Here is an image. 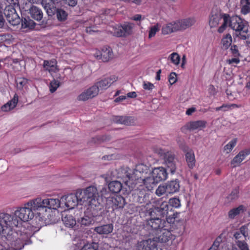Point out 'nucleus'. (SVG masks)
Wrapping results in <instances>:
<instances>
[{
    "mask_svg": "<svg viewBox=\"0 0 250 250\" xmlns=\"http://www.w3.org/2000/svg\"><path fill=\"white\" fill-rule=\"evenodd\" d=\"M54 201L46 200L45 198L37 197L29 200L22 206L17 208L13 214H9L11 217L10 224L12 229L14 227H18L22 222L32 220L35 213L42 218L49 217L47 205L53 207Z\"/></svg>",
    "mask_w": 250,
    "mask_h": 250,
    "instance_id": "f257e3e1",
    "label": "nucleus"
},
{
    "mask_svg": "<svg viewBox=\"0 0 250 250\" xmlns=\"http://www.w3.org/2000/svg\"><path fill=\"white\" fill-rule=\"evenodd\" d=\"M223 19L221 26L218 28V32L222 33L227 27L229 26L233 30L239 33L237 36L245 40L249 37L248 23L238 16L230 18L229 15L222 16L219 11H212L209 18V24L211 28L216 27L220 21Z\"/></svg>",
    "mask_w": 250,
    "mask_h": 250,
    "instance_id": "f03ea898",
    "label": "nucleus"
},
{
    "mask_svg": "<svg viewBox=\"0 0 250 250\" xmlns=\"http://www.w3.org/2000/svg\"><path fill=\"white\" fill-rule=\"evenodd\" d=\"M46 200L54 201L53 207L47 205L48 212L53 210H56L58 208H61L65 210H69L74 208L79 204V197L78 195V191L75 194H70L62 197L60 200L57 198H45Z\"/></svg>",
    "mask_w": 250,
    "mask_h": 250,
    "instance_id": "7ed1b4c3",
    "label": "nucleus"
},
{
    "mask_svg": "<svg viewBox=\"0 0 250 250\" xmlns=\"http://www.w3.org/2000/svg\"><path fill=\"white\" fill-rule=\"evenodd\" d=\"M78 195L79 197V204L85 206L97 207L100 203L98 202L99 197L97 189L94 186H89L82 190H78Z\"/></svg>",
    "mask_w": 250,
    "mask_h": 250,
    "instance_id": "20e7f679",
    "label": "nucleus"
},
{
    "mask_svg": "<svg viewBox=\"0 0 250 250\" xmlns=\"http://www.w3.org/2000/svg\"><path fill=\"white\" fill-rule=\"evenodd\" d=\"M132 169L128 167H121L108 171L107 174L108 177H106V179L112 178L121 179L126 185L133 188V185H135V183L132 178Z\"/></svg>",
    "mask_w": 250,
    "mask_h": 250,
    "instance_id": "39448f33",
    "label": "nucleus"
},
{
    "mask_svg": "<svg viewBox=\"0 0 250 250\" xmlns=\"http://www.w3.org/2000/svg\"><path fill=\"white\" fill-rule=\"evenodd\" d=\"M172 212V208L166 201L159 199L153 202V208L150 209L149 214L151 216L155 215L158 216H167Z\"/></svg>",
    "mask_w": 250,
    "mask_h": 250,
    "instance_id": "423d86ee",
    "label": "nucleus"
},
{
    "mask_svg": "<svg viewBox=\"0 0 250 250\" xmlns=\"http://www.w3.org/2000/svg\"><path fill=\"white\" fill-rule=\"evenodd\" d=\"M156 152L163 160V163L167 169L172 174H174L177 168L176 160L172 153L161 148L157 149Z\"/></svg>",
    "mask_w": 250,
    "mask_h": 250,
    "instance_id": "0eeeda50",
    "label": "nucleus"
},
{
    "mask_svg": "<svg viewBox=\"0 0 250 250\" xmlns=\"http://www.w3.org/2000/svg\"><path fill=\"white\" fill-rule=\"evenodd\" d=\"M4 14L8 22L12 25H16L20 22V18L13 5H9L5 8Z\"/></svg>",
    "mask_w": 250,
    "mask_h": 250,
    "instance_id": "6e6552de",
    "label": "nucleus"
},
{
    "mask_svg": "<svg viewBox=\"0 0 250 250\" xmlns=\"http://www.w3.org/2000/svg\"><path fill=\"white\" fill-rule=\"evenodd\" d=\"M132 170V178L134 180L135 185L150 172L148 167L143 164L137 165Z\"/></svg>",
    "mask_w": 250,
    "mask_h": 250,
    "instance_id": "1a4fd4ad",
    "label": "nucleus"
},
{
    "mask_svg": "<svg viewBox=\"0 0 250 250\" xmlns=\"http://www.w3.org/2000/svg\"><path fill=\"white\" fill-rule=\"evenodd\" d=\"M20 234L18 239L14 242L15 249L16 250H20L24 245L28 244L30 243V238L31 234L28 233V230L26 229H23L22 231L20 230Z\"/></svg>",
    "mask_w": 250,
    "mask_h": 250,
    "instance_id": "9d476101",
    "label": "nucleus"
},
{
    "mask_svg": "<svg viewBox=\"0 0 250 250\" xmlns=\"http://www.w3.org/2000/svg\"><path fill=\"white\" fill-rule=\"evenodd\" d=\"M106 204L108 208H111L113 210L122 208L125 205V200L121 196L114 195L107 197Z\"/></svg>",
    "mask_w": 250,
    "mask_h": 250,
    "instance_id": "9b49d317",
    "label": "nucleus"
},
{
    "mask_svg": "<svg viewBox=\"0 0 250 250\" xmlns=\"http://www.w3.org/2000/svg\"><path fill=\"white\" fill-rule=\"evenodd\" d=\"M11 217L8 213H0V234L4 235L10 234L12 228L10 224Z\"/></svg>",
    "mask_w": 250,
    "mask_h": 250,
    "instance_id": "f8f14e48",
    "label": "nucleus"
},
{
    "mask_svg": "<svg viewBox=\"0 0 250 250\" xmlns=\"http://www.w3.org/2000/svg\"><path fill=\"white\" fill-rule=\"evenodd\" d=\"M118 80V77L117 76L112 75L97 82L93 86L97 88V93L99 94L100 91L107 89L112 84L116 82Z\"/></svg>",
    "mask_w": 250,
    "mask_h": 250,
    "instance_id": "ddd939ff",
    "label": "nucleus"
},
{
    "mask_svg": "<svg viewBox=\"0 0 250 250\" xmlns=\"http://www.w3.org/2000/svg\"><path fill=\"white\" fill-rule=\"evenodd\" d=\"M156 240L148 239L138 242L135 246L136 250H157Z\"/></svg>",
    "mask_w": 250,
    "mask_h": 250,
    "instance_id": "4468645a",
    "label": "nucleus"
},
{
    "mask_svg": "<svg viewBox=\"0 0 250 250\" xmlns=\"http://www.w3.org/2000/svg\"><path fill=\"white\" fill-rule=\"evenodd\" d=\"M98 95L97 88L92 85L79 94L77 97V100L79 101L84 102L92 99Z\"/></svg>",
    "mask_w": 250,
    "mask_h": 250,
    "instance_id": "2eb2a0df",
    "label": "nucleus"
},
{
    "mask_svg": "<svg viewBox=\"0 0 250 250\" xmlns=\"http://www.w3.org/2000/svg\"><path fill=\"white\" fill-rule=\"evenodd\" d=\"M98 95L97 88L92 85L79 94L77 97V100L79 101L84 102L92 99Z\"/></svg>",
    "mask_w": 250,
    "mask_h": 250,
    "instance_id": "dca6fc26",
    "label": "nucleus"
},
{
    "mask_svg": "<svg viewBox=\"0 0 250 250\" xmlns=\"http://www.w3.org/2000/svg\"><path fill=\"white\" fill-rule=\"evenodd\" d=\"M133 24L125 23L123 25L115 28L114 34L117 37H124L130 35L132 32Z\"/></svg>",
    "mask_w": 250,
    "mask_h": 250,
    "instance_id": "f3484780",
    "label": "nucleus"
},
{
    "mask_svg": "<svg viewBox=\"0 0 250 250\" xmlns=\"http://www.w3.org/2000/svg\"><path fill=\"white\" fill-rule=\"evenodd\" d=\"M94 55L97 59H101L104 62H109L113 57L112 49L107 46H104L101 52H97Z\"/></svg>",
    "mask_w": 250,
    "mask_h": 250,
    "instance_id": "a211bd4d",
    "label": "nucleus"
},
{
    "mask_svg": "<svg viewBox=\"0 0 250 250\" xmlns=\"http://www.w3.org/2000/svg\"><path fill=\"white\" fill-rule=\"evenodd\" d=\"M195 21L194 18L181 19L175 21L178 31H184L190 28L195 24Z\"/></svg>",
    "mask_w": 250,
    "mask_h": 250,
    "instance_id": "6ab92c4d",
    "label": "nucleus"
},
{
    "mask_svg": "<svg viewBox=\"0 0 250 250\" xmlns=\"http://www.w3.org/2000/svg\"><path fill=\"white\" fill-rule=\"evenodd\" d=\"M151 172L158 183L161 181L166 180L167 178V170L163 167H155Z\"/></svg>",
    "mask_w": 250,
    "mask_h": 250,
    "instance_id": "aec40b11",
    "label": "nucleus"
},
{
    "mask_svg": "<svg viewBox=\"0 0 250 250\" xmlns=\"http://www.w3.org/2000/svg\"><path fill=\"white\" fill-rule=\"evenodd\" d=\"M166 223L165 220H162L157 217L150 219L147 222V226L151 228L152 230H154L157 232L160 229L164 228Z\"/></svg>",
    "mask_w": 250,
    "mask_h": 250,
    "instance_id": "412c9836",
    "label": "nucleus"
},
{
    "mask_svg": "<svg viewBox=\"0 0 250 250\" xmlns=\"http://www.w3.org/2000/svg\"><path fill=\"white\" fill-rule=\"evenodd\" d=\"M143 183L147 189L149 190H151L156 185L158 184L157 182L155 181L153 175H152L151 172H150L146 176L144 177L140 180L137 183Z\"/></svg>",
    "mask_w": 250,
    "mask_h": 250,
    "instance_id": "4be33fe9",
    "label": "nucleus"
},
{
    "mask_svg": "<svg viewBox=\"0 0 250 250\" xmlns=\"http://www.w3.org/2000/svg\"><path fill=\"white\" fill-rule=\"evenodd\" d=\"M59 1H54L52 0H43L42 5L49 16L54 15L56 11V4Z\"/></svg>",
    "mask_w": 250,
    "mask_h": 250,
    "instance_id": "5701e85b",
    "label": "nucleus"
},
{
    "mask_svg": "<svg viewBox=\"0 0 250 250\" xmlns=\"http://www.w3.org/2000/svg\"><path fill=\"white\" fill-rule=\"evenodd\" d=\"M183 150L186 153V160L188 167L193 168L196 162L193 151L187 146H185L183 148Z\"/></svg>",
    "mask_w": 250,
    "mask_h": 250,
    "instance_id": "b1692460",
    "label": "nucleus"
},
{
    "mask_svg": "<svg viewBox=\"0 0 250 250\" xmlns=\"http://www.w3.org/2000/svg\"><path fill=\"white\" fill-rule=\"evenodd\" d=\"M250 154V149H245L241 151L231 161V166L233 167L239 166L240 163Z\"/></svg>",
    "mask_w": 250,
    "mask_h": 250,
    "instance_id": "393cba45",
    "label": "nucleus"
},
{
    "mask_svg": "<svg viewBox=\"0 0 250 250\" xmlns=\"http://www.w3.org/2000/svg\"><path fill=\"white\" fill-rule=\"evenodd\" d=\"M156 234L157 236L154 239L156 240V242L166 243L169 240L171 232L168 229L163 228L156 232Z\"/></svg>",
    "mask_w": 250,
    "mask_h": 250,
    "instance_id": "a878e982",
    "label": "nucleus"
},
{
    "mask_svg": "<svg viewBox=\"0 0 250 250\" xmlns=\"http://www.w3.org/2000/svg\"><path fill=\"white\" fill-rule=\"evenodd\" d=\"M18 101L19 97L18 95L15 93L13 98L10 101L1 106V110L4 112H7L13 109L16 106Z\"/></svg>",
    "mask_w": 250,
    "mask_h": 250,
    "instance_id": "bb28decb",
    "label": "nucleus"
},
{
    "mask_svg": "<svg viewBox=\"0 0 250 250\" xmlns=\"http://www.w3.org/2000/svg\"><path fill=\"white\" fill-rule=\"evenodd\" d=\"M167 192L168 194H173L179 191L180 189L179 182L177 180L171 181L166 184Z\"/></svg>",
    "mask_w": 250,
    "mask_h": 250,
    "instance_id": "cd10ccee",
    "label": "nucleus"
},
{
    "mask_svg": "<svg viewBox=\"0 0 250 250\" xmlns=\"http://www.w3.org/2000/svg\"><path fill=\"white\" fill-rule=\"evenodd\" d=\"M94 230L99 234H108L112 232L113 225L112 224H106L95 227Z\"/></svg>",
    "mask_w": 250,
    "mask_h": 250,
    "instance_id": "c85d7f7f",
    "label": "nucleus"
},
{
    "mask_svg": "<svg viewBox=\"0 0 250 250\" xmlns=\"http://www.w3.org/2000/svg\"><path fill=\"white\" fill-rule=\"evenodd\" d=\"M207 122L204 121L191 122L188 124V128L190 130H201L206 126Z\"/></svg>",
    "mask_w": 250,
    "mask_h": 250,
    "instance_id": "c756f323",
    "label": "nucleus"
},
{
    "mask_svg": "<svg viewBox=\"0 0 250 250\" xmlns=\"http://www.w3.org/2000/svg\"><path fill=\"white\" fill-rule=\"evenodd\" d=\"M114 121L118 124H124L127 125H130L135 123V120L131 117L116 116Z\"/></svg>",
    "mask_w": 250,
    "mask_h": 250,
    "instance_id": "7c9ffc66",
    "label": "nucleus"
},
{
    "mask_svg": "<svg viewBox=\"0 0 250 250\" xmlns=\"http://www.w3.org/2000/svg\"><path fill=\"white\" fill-rule=\"evenodd\" d=\"M31 17L35 20L40 21L43 17V13L41 9L36 6H32L29 9Z\"/></svg>",
    "mask_w": 250,
    "mask_h": 250,
    "instance_id": "2f4dec72",
    "label": "nucleus"
},
{
    "mask_svg": "<svg viewBox=\"0 0 250 250\" xmlns=\"http://www.w3.org/2000/svg\"><path fill=\"white\" fill-rule=\"evenodd\" d=\"M29 80L24 77H18L15 80L16 86L18 90H27L28 88Z\"/></svg>",
    "mask_w": 250,
    "mask_h": 250,
    "instance_id": "473e14b6",
    "label": "nucleus"
},
{
    "mask_svg": "<svg viewBox=\"0 0 250 250\" xmlns=\"http://www.w3.org/2000/svg\"><path fill=\"white\" fill-rule=\"evenodd\" d=\"M176 24L175 21L164 25L162 29V33L164 35H167L178 31Z\"/></svg>",
    "mask_w": 250,
    "mask_h": 250,
    "instance_id": "72a5a7b5",
    "label": "nucleus"
},
{
    "mask_svg": "<svg viewBox=\"0 0 250 250\" xmlns=\"http://www.w3.org/2000/svg\"><path fill=\"white\" fill-rule=\"evenodd\" d=\"M62 221L65 227L69 228H73L76 225V221L71 214H66L62 216Z\"/></svg>",
    "mask_w": 250,
    "mask_h": 250,
    "instance_id": "f704fd0d",
    "label": "nucleus"
},
{
    "mask_svg": "<svg viewBox=\"0 0 250 250\" xmlns=\"http://www.w3.org/2000/svg\"><path fill=\"white\" fill-rule=\"evenodd\" d=\"M245 208L243 205H240L237 208H233L228 212V217L229 219H233L241 213L244 212Z\"/></svg>",
    "mask_w": 250,
    "mask_h": 250,
    "instance_id": "c9c22d12",
    "label": "nucleus"
},
{
    "mask_svg": "<svg viewBox=\"0 0 250 250\" xmlns=\"http://www.w3.org/2000/svg\"><path fill=\"white\" fill-rule=\"evenodd\" d=\"M122 188V183L118 181H113L108 184L109 189L113 193L119 192Z\"/></svg>",
    "mask_w": 250,
    "mask_h": 250,
    "instance_id": "e433bc0d",
    "label": "nucleus"
},
{
    "mask_svg": "<svg viewBox=\"0 0 250 250\" xmlns=\"http://www.w3.org/2000/svg\"><path fill=\"white\" fill-rule=\"evenodd\" d=\"M241 12L243 15L250 13V0H240Z\"/></svg>",
    "mask_w": 250,
    "mask_h": 250,
    "instance_id": "4c0bfd02",
    "label": "nucleus"
},
{
    "mask_svg": "<svg viewBox=\"0 0 250 250\" xmlns=\"http://www.w3.org/2000/svg\"><path fill=\"white\" fill-rule=\"evenodd\" d=\"M180 55L176 52H173L171 53L168 58L163 57L160 61L163 62L170 61L172 62H180Z\"/></svg>",
    "mask_w": 250,
    "mask_h": 250,
    "instance_id": "58836bf2",
    "label": "nucleus"
},
{
    "mask_svg": "<svg viewBox=\"0 0 250 250\" xmlns=\"http://www.w3.org/2000/svg\"><path fill=\"white\" fill-rule=\"evenodd\" d=\"M57 19L61 21H64L67 19L68 14L62 9H57L56 13Z\"/></svg>",
    "mask_w": 250,
    "mask_h": 250,
    "instance_id": "ea45409f",
    "label": "nucleus"
},
{
    "mask_svg": "<svg viewBox=\"0 0 250 250\" xmlns=\"http://www.w3.org/2000/svg\"><path fill=\"white\" fill-rule=\"evenodd\" d=\"M237 141V140L236 138L231 140L228 144L224 146V151L227 154L229 153L236 146Z\"/></svg>",
    "mask_w": 250,
    "mask_h": 250,
    "instance_id": "a19ab883",
    "label": "nucleus"
},
{
    "mask_svg": "<svg viewBox=\"0 0 250 250\" xmlns=\"http://www.w3.org/2000/svg\"><path fill=\"white\" fill-rule=\"evenodd\" d=\"M35 25V22L29 17L22 19L21 25L23 28H34Z\"/></svg>",
    "mask_w": 250,
    "mask_h": 250,
    "instance_id": "79ce46f5",
    "label": "nucleus"
},
{
    "mask_svg": "<svg viewBox=\"0 0 250 250\" xmlns=\"http://www.w3.org/2000/svg\"><path fill=\"white\" fill-rule=\"evenodd\" d=\"M232 43V38L230 34H228L222 40V46L224 49H227Z\"/></svg>",
    "mask_w": 250,
    "mask_h": 250,
    "instance_id": "37998d69",
    "label": "nucleus"
},
{
    "mask_svg": "<svg viewBox=\"0 0 250 250\" xmlns=\"http://www.w3.org/2000/svg\"><path fill=\"white\" fill-rule=\"evenodd\" d=\"M98 247L97 243H87L84 244L80 250H97Z\"/></svg>",
    "mask_w": 250,
    "mask_h": 250,
    "instance_id": "c03bdc74",
    "label": "nucleus"
},
{
    "mask_svg": "<svg viewBox=\"0 0 250 250\" xmlns=\"http://www.w3.org/2000/svg\"><path fill=\"white\" fill-rule=\"evenodd\" d=\"M93 222V218L90 216L84 215L81 218L80 223L82 225L87 226L91 225Z\"/></svg>",
    "mask_w": 250,
    "mask_h": 250,
    "instance_id": "a18cd8bd",
    "label": "nucleus"
},
{
    "mask_svg": "<svg viewBox=\"0 0 250 250\" xmlns=\"http://www.w3.org/2000/svg\"><path fill=\"white\" fill-rule=\"evenodd\" d=\"M239 190L236 188L234 189L227 196V199L228 202H231L234 200H236L238 197Z\"/></svg>",
    "mask_w": 250,
    "mask_h": 250,
    "instance_id": "49530a36",
    "label": "nucleus"
},
{
    "mask_svg": "<svg viewBox=\"0 0 250 250\" xmlns=\"http://www.w3.org/2000/svg\"><path fill=\"white\" fill-rule=\"evenodd\" d=\"M167 187L166 184L163 185H160L157 188L155 191V193L158 196H161L164 194H166L167 195H168L167 192V189L166 188Z\"/></svg>",
    "mask_w": 250,
    "mask_h": 250,
    "instance_id": "de8ad7c7",
    "label": "nucleus"
},
{
    "mask_svg": "<svg viewBox=\"0 0 250 250\" xmlns=\"http://www.w3.org/2000/svg\"><path fill=\"white\" fill-rule=\"evenodd\" d=\"M51 64L43 63V68L51 74L57 72L58 71L57 66L56 65H51Z\"/></svg>",
    "mask_w": 250,
    "mask_h": 250,
    "instance_id": "09e8293b",
    "label": "nucleus"
},
{
    "mask_svg": "<svg viewBox=\"0 0 250 250\" xmlns=\"http://www.w3.org/2000/svg\"><path fill=\"white\" fill-rule=\"evenodd\" d=\"M160 30V26L158 24H157L154 26H152L150 27L148 38L149 39L154 37L156 33Z\"/></svg>",
    "mask_w": 250,
    "mask_h": 250,
    "instance_id": "8fccbe9b",
    "label": "nucleus"
},
{
    "mask_svg": "<svg viewBox=\"0 0 250 250\" xmlns=\"http://www.w3.org/2000/svg\"><path fill=\"white\" fill-rule=\"evenodd\" d=\"M60 86V82L54 80L50 83L49 90L51 93L55 92Z\"/></svg>",
    "mask_w": 250,
    "mask_h": 250,
    "instance_id": "3c124183",
    "label": "nucleus"
},
{
    "mask_svg": "<svg viewBox=\"0 0 250 250\" xmlns=\"http://www.w3.org/2000/svg\"><path fill=\"white\" fill-rule=\"evenodd\" d=\"M168 203L169 204L171 207H174L178 208L180 207V201L178 198H172L169 199Z\"/></svg>",
    "mask_w": 250,
    "mask_h": 250,
    "instance_id": "603ef678",
    "label": "nucleus"
},
{
    "mask_svg": "<svg viewBox=\"0 0 250 250\" xmlns=\"http://www.w3.org/2000/svg\"><path fill=\"white\" fill-rule=\"evenodd\" d=\"M236 243L240 250H250L248 244L244 241L237 240Z\"/></svg>",
    "mask_w": 250,
    "mask_h": 250,
    "instance_id": "864d4df0",
    "label": "nucleus"
},
{
    "mask_svg": "<svg viewBox=\"0 0 250 250\" xmlns=\"http://www.w3.org/2000/svg\"><path fill=\"white\" fill-rule=\"evenodd\" d=\"M143 87L146 90L151 91L155 88V86L153 83L149 82L144 81L143 83Z\"/></svg>",
    "mask_w": 250,
    "mask_h": 250,
    "instance_id": "5fc2aeb1",
    "label": "nucleus"
},
{
    "mask_svg": "<svg viewBox=\"0 0 250 250\" xmlns=\"http://www.w3.org/2000/svg\"><path fill=\"white\" fill-rule=\"evenodd\" d=\"M221 241V238L218 237L214 242L212 246L208 250H219L220 243Z\"/></svg>",
    "mask_w": 250,
    "mask_h": 250,
    "instance_id": "6e6d98bb",
    "label": "nucleus"
},
{
    "mask_svg": "<svg viewBox=\"0 0 250 250\" xmlns=\"http://www.w3.org/2000/svg\"><path fill=\"white\" fill-rule=\"evenodd\" d=\"M177 81V75L174 72H172L169 76V82L170 84H173Z\"/></svg>",
    "mask_w": 250,
    "mask_h": 250,
    "instance_id": "4d7b16f0",
    "label": "nucleus"
},
{
    "mask_svg": "<svg viewBox=\"0 0 250 250\" xmlns=\"http://www.w3.org/2000/svg\"><path fill=\"white\" fill-rule=\"evenodd\" d=\"M240 233L243 235L245 237H247L249 235L248 229L246 226H242L240 228Z\"/></svg>",
    "mask_w": 250,
    "mask_h": 250,
    "instance_id": "13d9d810",
    "label": "nucleus"
},
{
    "mask_svg": "<svg viewBox=\"0 0 250 250\" xmlns=\"http://www.w3.org/2000/svg\"><path fill=\"white\" fill-rule=\"evenodd\" d=\"M208 93L210 96H215L217 93V90L212 85H209L208 88Z\"/></svg>",
    "mask_w": 250,
    "mask_h": 250,
    "instance_id": "bf43d9fd",
    "label": "nucleus"
},
{
    "mask_svg": "<svg viewBox=\"0 0 250 250\" xmlns=\"http://www.w3.org/2000/svg\"><path fill=\"white\" fill-rule=\"evenodd\" d=\"M171 213L172 214H169L168 216V215L167 216H166L167 217V221L168 223L174 222L175 220V214L173 212V211Z\"/></svg>",
    "mask_w": 250,
    "mask_h": 250,
    "instance_id": "052dcab7",
    "label": "nucleus"
},
{
    "mask_svg": "<svg viewBox=\"0 0 250 250\" xmlns=\"http://www.w3.org/2000/svg\"><path fill=\"white\" fill-rule=\"evenodd\" d=\"M65 4L70 6H75L77 3V0H63Z\"/></svg>",
    "mask_w": 250,
    "mask_h": 250,
    "instance_id": "680f3d73",
    "label": "nucleus"
},
{
    "mask_svg": "<svg viewBox=\"0 0 250 250\" xmlns=\"http://www.w3.org/2000/svg\"><path fill=\"white\" fill-rule=\"evenodd\" d=\"M100 193L102 197L106 198V196L108 194L107 189L105 187H103L100 191Z\"/></svg>",
    "mask_w": 250,
    "mask_h": 250,
    "instance_id": "e2e57ef3",
    "label": "nucleus"
},
{
    "mask_svg": "<svg viewBox=\"0 0 250 250\" xmlns=\"http://www.w3.org/2000/svg\"><path fill=\"white\" fill-rule=\"evenodd\" d=\"M84 25L86 27V29H85V31L87 33H90V34H91L94 31V30L92 28H94V27H92L91 26H88V24H87V22H85L84 23Z\"/></svg>",
    "mask_w": 250,
    "mask_h": 250,
    "instance_id": "0e129e2a",
    "label": "nucleus"
},
{
    "mask_svg": "<svg viewBox=\"0 0 250 250\" xmlns=\"http://www.w3.org/2000/svg\"><path fill=\"white\" fill-rule=\"evenodd\" d=\"M125 2H132L137 5H139L141 3L142 0H122Z\"/></svg>",
    "mask_w": 250,
    "mask_h": 250,
    "instance_id": "69168bd1",
    "label": "nucleus"
},
{
    "mask_svg": "<svg viewBox=\"0 0 250 250\" xmlns=\"http://www.w3.org/2000/svg\"><path fill=\"white\" fill-rule=\"evenodd\" d=\"M230 50L232 53L235 55V56L237 55L238 54V51L237 49V47L236 45H233L231 47Z\"/></svg>",
    "mask_w": 250,
    "mask_h": 250,
    "instance_id": "338daca9",
    "label": "nucleus"
},
{
    "mask_svg": "<svg viewBox=\"0 0 250 250\" xmlns=\"http://www.w3.org/2000/svg\"><path fill=\"white\" fill-rule=\"evenodd\" d=\"M195 111L196 108L195 107L189 108L186 111V114L188 115H191Z\"/></svg>",
    "mask_w": 250,
    "mask_h": 250,
    "instance_id": "774afa93",
    "label": "nucleus"
}]
</instances>
